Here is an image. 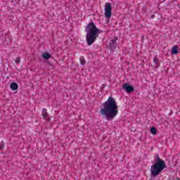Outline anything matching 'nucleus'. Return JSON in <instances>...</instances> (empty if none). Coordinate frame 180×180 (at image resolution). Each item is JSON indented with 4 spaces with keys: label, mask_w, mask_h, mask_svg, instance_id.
Wrapping results in <instances>:
<instances>
[{
    "label": "nucleus",
    "mask_w": 180,
    "mask_h": 180,
    "mask_svg": "<svg viewBox=\"0 0 180 180\" xmlns=\"http://www.w3.org/2000/svg\"><path fill=\"white\" fill-rule=\"evenodd\" d=\"M101 106L103 108L100 110V115L104 117L106 120H113V118L117 116V113H119L117 103L112 96L103 103Z\"/></svg>",
    "instance_id": "f257e3e1"
},
{
    "label": "nucleus",
    "mask_w": 180,
    "mask_h": 180,
    "mask_svg": "<svg viewBox=\"0 0 180 180\" xmlns=\"http://www.w3.org/2000/svg\"><path fill=\"white\" fill-rule=\"evenodd\" d=\"M85 32L86 34V40L88 46H92L94 43L96 41V38L98 37L99 34L103 33L102 30H99L95 25L94 22H90L86 27H85Z\"/></svg>",
    "instance_id": "f03ea898"
},
{
    "label": "nucleus",
    "mask_w": 180,
    "mask_h": 180,
    "mask_svg": "<svg viewBox=\"0 0 180 180\" xmlns=\"http://www.w3.org/2000/svg\"><path fill=\"white\" fill-rule=\"evenodd\" d=\"M156 162L150 167V175L155 178L160 175V172H162L165 168H167V165H165V161L160 158L159 155H156Z\"/></svg>",
    "instance_id": "7ed1b4c3"
},
{
    "label": "nucleus",
    "mask_w": 180,
    "mask_h": 180,
    "mask_svg": "<svg viewBox=\"0 0 180 180\" xmlns=\"http://www.w3.org/2000/svg\"><path fill=\"white\" fill-rule=\"evenodd\" d=\"M105 16L107 19H110V16H112V4L110 3H107L105 6Z\"/></svg>",
    "instance_id": "20e7f679"
},
{
    "label": "nucleus",
    "mask_w": 180,
    "mask_h": 180,
    "mask_svg": "<svg viewBox=\"0 0 180 180\" xmlns=\"http://www.w3.org/2000/svg\"><path fill=\"white\" fill-rule=\"evenodd\" d=\"M116 41H117V37L110 41V43L108 44V48L111 51H115V49H116V46H117Z\"/></svg>",
    "instance_id": "39448f33"
},
{
    "label": "nucleus",
    "mask_w": 180,
    "mask_h": 180,
    "mask_svg": "<svg viewBox=\"0 0 180 180\" xmlns=\"http://www.w3.org/2000/svg\"><path fill=\"white\" fill-rule=\"evenodd\" d=\"M123 89H124L127 94H130L134 91V87L130 85L129 83H126L122 86Z\"/></svg>",
    "instance_id": "423d86ee"
},
{
    "label": "nucleus",
    "mask_w": 180,
    "mask_h": 180,
    "mask_svg": "<svg viewBox=\"0 0 180 180\" xmlns=\"http://www.w3.org/2000/svg\"><path fill=\"white\" fill-rule=\"evenodd\" d=\"M10 88H11V89H12V91H16V89H18V88H19V86L18 85V83L12 82L10 84Z\"/></svg>",
    "instance_id": "0eeeda50"
},
{
    "label": "nucleus",
    "mask_w": 180,
    "mask_h": 180,
    "mask_svg": "<svg viewBox=\"0 0 180 180\" xmlns=\"http://www.w3.org/2000/svg\"><path fill=\"white\" fill-rule=\"evenodd\" d=\"M179 49L178 46H173L172 49V54L175 55L178 53L180 51V49Z\"/></svg>",
    "instance_id": "6e6552de"
},
{
    "label": "nucleus",
    "mask_w": 180,
    "mask_h": 180,
    "mask_svg": "<svg viewBox=\"0 0 180 180\" xmlns=\"http://www.w3.org/2000/svg\"><path fill=\"white\" fill-rule=\"evenodd\" d=\"M42 57L44 60H49V58H51V55H50V53H42Z\"/></svg>",
    "instance_id": "1a4fd4ad"
},
{
    "label": "nucleus",
    "mask_w": 180,
    "mask_h": 180,
    "mask_svg": "<svg viewBox=\"0 0 180 180\" xmlns=\"http://www.w3.org/2000/svg\"><path fill=\"white\" fill-rule=\"evenodd\" d=\"M153 63H155L156 68H158V67H160V60H158V58H157V56H155L153 59Z\"/></svg>",
    "instance_id": "9d476101"
},
{
    "label": "nucleus",
    "mask_w": 180,
    "mask_h": 180,
    "mask_svg": "<svg viewBox=\"0 0 180 180\" xmlns=\"http://www.w3.org/2000/svg\"><path fill=\"white\" fill-rule=\"evenodd\" d=\"M42 116L44 119H46L49 116V113H47V109L43 108L42 110Z\"/></svg>",
    "instance_id": "9b49d317"
},
{
    "label": "nucleus",
    "mask_w": 180,
    "mask_h": 180,
    "mask_svg": "<svg viewBox=\"0 0 180 180\" xmlns=\"http://www.w3.org/2000/svg\"><path fill=\"white\" fill-rule=\"evenodd\" d=\"M150 133L153 135L157 134V128L153 127L150 128Z\"/></svg>",
    "instance_id": "f8f14e48"
},
{
    "label": "nucleus",
    "mask_w": 180,
    "mask_h": 180,
    "mask_svg": "<svg viewBox=\"0 0 180 180\" xmlns=\"http://www.w3.org/2000/svg\"><path fill=\"white\" fill-rule=\"evenodd\" d=\"M79 60H80V64L82 65H85V59L84 58V57H80Z\"/></svg>",
    "instance_id": "ddd939ff"
},
{
    "label": "nucleus",
    "mask_w": 180,
    "mask_h": 180,
    "mask_svg": "<svg viewBox=\"0 0 180 180\" xmlns=\"http://www.w3.org/2000/svg\"><path fill=\"white\" fill-rule=\"evenodd\" d=\"M4 147H5V143L4 141H1L0 143V150H3Z\"/></svg>",
    "instance_id": "4468645a"
},
{
    "label": "nucleus",
    "mask_w": 180,
    "mask_h": 180,
    "mask_svg": "<svg viewBox=\"0 0 180 180\" xmlns=\"http://www.w3.org/2000/svg\"><path fill=\"white\" fill-rule=\"evenodd\" d=\"M15 63H16L17 64H19V63H20V57H18V58H16Z\"/></svg>",
    "instance_id": "2eb2a0df"
},
{
    "label": "nucleus",
    "mask_w": 180,
    "mask_h": 180,
    "mask_svg": "<svg viewBox=\"0 0 180 180\" xmlns=\"http://www.w3.org/2000/svg\"><path fill=\"white\" fill-rule=\"evenodd\" d=\"M150 18H151V19H154L155 15H152L150 16Z\"/></svg>",
    "instance_id": "dca6fc26"
}]
</instances>
